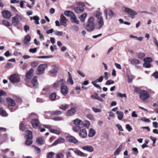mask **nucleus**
<instances>
[{"mask_svg":"<svg viewBox=\"0 0 158 158\" xmlns=\"http://www.w3.org/2000/svg\"><path fill=\"white\" fill-rule=\"evenodd\" d=\"M95 21L94 18L92 16L89 18L87 23L84 24V27L88 31H92L94 29L96 26Z\"/></svg>","mask_w":158,"mask_h":158,"instance_id":"1","label":"nucleus"},{"mask_svg":"<svg viewBox=\"0 0 158 158\" xmlns=\"http://www.w3.org/2000/svg\"><path fill=\"white\" fill-rule=\"evenodd\" d=\"M122 10L123 12L127 13L128 16L131 19L134 18L135 15L137 14V13L134 10L125 6L122 7Z\"/></svg>","mask_w":158,"mask_h":158,"instance_id":"2","label":"nucleus"},{"mask_svg":"<svg viewBox=\"0 0 158 158\" xmlns=\"http://www.w3.org/2000/svg\"><path fill=\"white\" fill-rule=\"evenodd\" d=\"M140 99L144 102H148V99L150 97L149 93L146 90H142L139 92Z\"/></svg>","mask_w":158,"mask_h":158,"instance_id":"3","label":"nucleus"},{"mask_svg":"<svg viewBox=\"0 0 158 158\" xmlns=\"http://www.w3.org/2000/svg\"><path fill=\"white\" fill-rule=\"evenodd\" d=\"M22 19V17L18 14L12 18V23L14 26H16L19 24V22Z\"/></svg>","mask_w":158,"mask_h":158,"instance_id":"4","label":"nucleus"},{"mask_svg":"<svg viewBox=\"0 0 158 158\" xmlns=\"http://www.w3.org/2000/svg\"><path fill=\"white\" fill-rule=\"evenodd\" d=\"M78 6L75 8V12L78 14L83 12L84 10V7L85 6L83 3L79 2L78 3Z\"/></svg>","mask_w":158,"mask_h":158,"instance_id":"5","label":"nucleus"},{"mask_svg":"<svg viewBox=\"0 0 158 158\" xmlns=\"http://www.w3.org/2000/svg\"><path fill=\"white\" fill-rule=\"evenodd\" d=\"M96 27L98 29H100L104 25V22L103 18H98L96 19L95 24Z\"/></svg>","mask_w":158,"mask_h":158,"instance_id":"6","label":"nucleus"},{"mask_svg":"<svg viewBox=\"0 0 158 158\" xmlns=\"http://www.w3.org/2000/svg\"><path fill=\"white\" fill-rule=\"evenodd\" d=\"M144 63L143 64V67L146 68H149L151 66L150 63L152 62V60L151 57H146L143 59Z\"/></svg>","mask_w":158,"mask_h":158,"instance_id":"7","label":"nucleus"},{"mask_svg":"<svg viewBox=\"0 0 158 158\" xmlns=\"http://www.w3.org/2000/svg\"><path fill=\"white\" fill-rule=\"evenodd\" d=\"M47 67V65L46 64H40L37 68V70L38 72L37 74L41 75L43 74L45 68Z\"/></svg>","mask_w":158,"mask_h":158,"instance_id":"8","label":"nucleus"},{"mask_svg":"<svg viewBox=\"0 0 158 158\" xmlns=\"http://www.w3.org/2000/svg\"><path fill=\"white\" fill-rule=\"evenodd\" d=\"M9 79L11 83L19 82L20 81L19 76L16 74L11 75Z\"/></svg>","mask_w":158,"mask_h":158,"instance_id":"9","label":"nucleus"},{"mask_svg":"<svg viewBox=\"0 0 158 158\" xmlns=\"http://www.w3.org/2000/svg\"><path fill=\"white\" fill-rule=\"evenodd\" d=\"M66 139L67 141L74 144H76L78 142V140L75 137L71 135L66 136Z\"/></svg>","mask_w":158,"mask_h":158,"instance_id":"10","label":"nucleus"},{"mask_svg":"<svg viewBox=\"0 0 158 158\" xmlns=\"http://www.w3.org/2000/svg\"><path fill=\"white\" fill-rule=\"evenodd\" d=\"M79 135L81 138H85L87 135L86 130L84 129L81 130L79 132Z\"/></svg>","mask_w":158,"mask_h":158,"instance_id":"11","label":"nucleus"},{"mask_svg":"<svg viewBox=\"0 0 158 158\" xmlns=\"http://www.w3.org/2000/svg\"><path fill=\"white\" fill-rule=\"evenodd\" d=\"M64 81L63 79H60L59 81H57L53 84V87L55 88L58 87L60 86H62L64 84Z\"/></svg>","mask_w":158,"mask_h":158,"instance_id":"12","label":"nucleus"},{"mask_svg":"<svg viewBox=\"0 0 158 158\" xmlns=\"http://www.w3.org/2000/svg\"><path fill=\"white\" fill-rule=\"evenodd\" d=\"M67 20L64 15H61L60 20V23L64 27H66L67 25Z\"/></svg>","mask_w":158,"mask_h":158,"instance_id":"13","label":"nucleus"},{"mask_svg":"<svg viewBox=\"0 0 158 158\" xmlns=\"http://www.w3.org/2000/svg\"><path fill=\"white\" fill-rule=\"evenodd\" d=\"M2 15L4 18L6 19H10L11 16V14L10 12L6 10L2 12Z\"/></svg>","mask_w":158,"mask_h":158,"instance_id":"14","label":"nucleus"},{"mask_svg":"<svg viewBox=\"0 0 158 158\" xmlns=\"http://www.w3.org/2000/svg\"><path fill=\"white\" fill-rule=\"evenodd\" d=\"M52 69L50 70V73L52 74L57 73L59 70V67L56 65H53L52 66Z\"/></svg>","mask_w":158,"mask_h":158,"instance_id":"15","label":"nucleus"},{"mask_svg":"<svg viewBox=\"0 0 158 158\" xmlns=\"http://www.w3.org/2000/svg\"><path fill=\"white\" fill-rule=\"evenodd\" d=\"M61 92L63 95H65L68 92V89L65 85H62L61 87Z\"/></svg>","mask_w":158,"mask_h":158,"instance_id":"16","label":"nucleus"},{"mask_svg":"<svg viewBox=\"0 0 158 158\" xmlns=\"http://www.w3.org/2000/svg\"><path fill=\"white\" fill-rule=\"evenodd\" d=\"M76 111L75 108H72L67 111L66 113V115L69 116H72L75 114Z\"/></svg>","mask_w":158,"mask_h":158,"instance_id":"17","label":"nucleus"},{"mask_svg":"<svg viewBox=\"0 0 158 158\" xmlns=\"http://www.w3.org/2000/svg\"><path fill=\"white\" fill-rule=\"evenodd\" d=\"M31 124L34 128H37L39 127V122L37 119H33L31 121Z\"/></svg>","mask_w":158,"mask_h":158,"instance_id":"18","label":"nucleus"},{"mask_svg":"<svg viewBox=\"0 0 158 158\" xmlns=\"http://www.w3.org/2000/svg\"><path fill=\"white\" fill-rule=\"evenodd\" d=\"M65 141L64 139L63 138L61 137L59 138L52 143V146H54L58 144L64 143Z\"/></svg>","mask_w":158,"mask_h":158,"instance_id":"19","label":"nucleus"},{"mask_svg":"<svg viewBox=\"0 0 158 158\" xmlns=\"http://www.w3.org/2000/svg\"><path fill=\"white\" fill-rule=\"evenodd\" d=\"M70 20L72 22L78 24L79 23L80 21L77 19V17L74 14L70 17Z\"/></svg>","mask_w":158,"mask_h":158,"instance_id":"20","label":"nucleus"},{"mask_svg":"<svg viewBox=\"0 0 158 158\" xmlns=\"http://www.w3.org/2000/svg\"><path fill=\"white\" fill-rule=\"evenodd\" d=\"M31 37L29 35H27L24 37L23 42L25 45H28L30 41Z\"/></svg>","mask_w":158,"mask_h":158,"instance_id":"21","label":"nucleus"},{"mask_svg":"<svg viewBox=\"0 0 158 158\" xmlns=\"http://www.w3.org/2000/svg\"><path fill=\"white\" fill-rule=\"evenodd\" d=\"M6 101L8 105L9 106H15V101L10 98H7L6 99Z\"/></svg>","mask_w":158,"mask_h":158,"instance_id":"22","label":"nucleus"},{"mask_svg":"<svg viewBox=\"0 0 158 158\" xmlns=\"http://www.w3.org/2000/svg\"><path fill=\"white\" fill-rule=\"evenodd\" d=\"M82 148L83 150L87 151L89 152H92L94 150L93 147L90 145H87L83 147Z\"/></svg>","mask_w":158,"mask_h":158,"instance_id":"23","label":"nucleus"},{"mask_svg":"<svg viewBox=\"0 0 158 158\" xmlns=\"http://www.w3.org/2000/svg\"><path fill=\"white\" fill-rule=\"evenodd\" d=\"M73 123L76 126H82L83 125V121L80 119L77 118L73 120Z\"/></svg>","mask_w":158,"mask_h":158,"instance_id":"24","label":"nucleus"},{"mask_svg":"<svg viewBox=\"0 0 158 158\" xmlns=\"http://www.w3.org/2000/svg\"><path fill=\"white\" fill-rule=\"evenodd\" d=\"M34 70L31 68L30 70L26 73V77L28 79H31L33 76V73Z\"/></svg>","mask_w":158,"mask_h":158,"instance_id":"25","label":"nucleus"},{"mask_svg":"<svg viewBox=\"0 0 158 158\" xmlns=\"http://www.w3.org/2000/svg\"><path fill=\"white\" fill-rule=\"evenodd\" d=\"M74 153L77 156L83 157L84 156L85 154L77 149H75L74 151Z\"/></svg>","mask_w":158,"mask_h":158,"instance_id":"26","label":"nucleus"},{"mask_svg":"<svg viewBox=\"0 0 158 158\" xmlns=\"http://www.w3.org/2000/svg\"><path fill=\"white\" fill-rule=\"evenodd\" d=\"M87 17V14L86 13H84L81 14L79 17L81 21L82 22H84Z\"/></svg>","mask_w":158,"mask_h":158,"instance_id":"27","label":"nucleus"},{"mask_svg":"<svg viewBox=\"0 0 158 158\" xmlns=\"http://www.w3.org/2000/svg\"><path fill=\"white\" fill-rule=\"evenodd\" d=\"M123 147V145L122 144H121L119 146L114 153V154L115 156H117L118 155L120 152H121Z\"/></svg>","mask_w":158,"mask_h":158,"instance_id":"28","label":"nucleus"},{"mask_svg":"<svg viewBox=\"0 0 158 158\" xmlns=\"http://www.w3.org/2000/svg\"><path fill=\"white\" fill-rule=\"evenodd\" d=\"M96 133L95 131L93 128H90L89 130L88 136L91 137L94 136Z\"/></svg>","mask_w":158,"mask_h":158,"instance_id":"29","label":"nucleus"},{"mask_svg":"<svg viewBox=\"0 0 158 158\" xmlns=\"http://www.w3.org/2000/svg\"><path fill=\"white\" fill-rule=\"evenodd\" d=\"M31 83L34 87H37L38 85V83L37 77H33V79L32 80Z\"/></svg>","mask_w":158,"mask_h":158,"instance_id":"30","label":"nucleus"},{"mask_svg":"<svg viewBox=\"0 0 158 158\" xmlns=\"http://www.w3.org/2000/svg\"><path fill=\"white\" fill-rule=\"evenodd\" d=\"M131 63L133 65H135L139 64L140 63V61L135 58H133L131 60Z\"/></svg>","mask_w":158,"mask_h":158,"instance_id":"31","label":"nucleus"},{"mask_svg":"<svg viewBox=\"0 0 158 158\" xmlns=\"http://www.w3.org/2000/svg\"><path fill=\"white\" fill-rule=\"evenodd\" d=\"M56 97V94L55 93H53L50 95L49 98L51 101H54L55 100Z\"/></svg>","mask_w":158,"mask_h":158,"instance_id":"32","label":"nucleus"},{"mask_svg":"<svg viewBox=\"0 0 158 158\" xmlns=\"http://www.w3.org/2000/svg\"><path fill=\"white\" fill-rule=\"evenodd\" d=\"M73 150L74 149L73 148H69L68 149L66 152V157L67 158L71 157L72 153L70 151Z\"/></svg>","mask_w":158,"mask_h":158,"instance_id":"33","label":"nucleus"},{"mask_svg":"<svg viewBox=\"0 0 158 158\" xmlns=\"http://www.w3.org/2000/svg\"><path fill=\"white\" fill-rule=\"evenodd\" d=\"M101 15L102 13L101 12L97 11H94V15L96 17L97 19L100 18H102V17L100 16Z\"/></svg>","mask_w":158,"mask_h":158,"instance_id":"34","label":"nucleus"},{"mask_svg":"<svg viewBox=\"0 0 158 158\" xmlns=\"http://www.w3.org/2000/svg\"><path fill=\"white\" fill-rule=\"evenodd\" d=\"M36 141L38 144L42 145L44 143V140L42 138L38 137L37 138Z\"/></svg>","mask_w":158,"mask_h":158,"instance_id":"35","label":"nucleus"},{"mask_svg":"<svg viewBox=\"0 0 158 158\" xmlns=\"http://www.w3.org/2000/svg\"><path fill=\"white\" fill-rule=\"evenodd\" d=\"M25 135L27 137V138H32V132L30 131H26Z\"/></svg>","mask_w":158,"mask_h":158,"instance_id":"36","label":"nucleus"},{"mask_svg":"<svg viewBox=\"0 0 158 158\" xmlns=\"http://www.w3.org/2000/svg\"><path fill=\"white\" fill-rule=\"evenodd\" d=\"M64 15L68 16L71 17V16L74 14V13L71 11L67 10L64 12Z\"/></svg>","mask_w":158,"mask_h":158,"instance_id":"37","label":"nucleus"},{"mask_svg":"<svg viewBox=\"0 0 158 158\" xmlns=\"http://www.w3.org/2000/svg\"><path fill=\"white\" fill-rule=\"evenodd\" d=\"M3 95H6V92L3 90H0V104L2 103L3 101V99L1 97Z\"/></svg>","mask_w":158,"mask_h":158,"instance_id":"38","label":"nucleus"},{"mask_svg":"<svg viewBox=\"0 0 158 158\" xmlns=\"http://www.w3.org/2000/svg\"><path fill=\"white\" fill-rule=\"evenodd\" d=\"M32 138H27V139L26 141V144L27 145H30L32 143Z\"/></svg>","mask_w":158,"mask_h":158,"instance_id":"39","label":"nucleus"},{"mask_svg":"<svg viewBox=\"0 0 158 158\" xmlns=\"http://www.w3.org/2000/svg\"><path fill=\"white\" fill-rule=\"evenodd\" d=\"M3 23L6 26H10L12 23L6 20H3L2 21Z\"/></svg>","mask_w":158,"mask_h":158,"instance_id":"40","label":"nucleus"},{"mask_svg":"<svg viewBox=\"0 0 158 158\" xmlns=\"http://www.w3.org/2000/svg\"><path fill=\"white\" fill-rule=\"evenodd\" d=\"M69 105L68 104L61 105L59 106L60 108L63 110H65L69 107Z\"/></svg>","mask_w":158,"mask_h":158,"instance_id":"41","label":"nucleus"},{"mask_svg":"<svg viewBox=\"0 0 158 158\" xmlns=\"http://www.w3.org/2000/svg\"><path fill=\"white\" fill-rule=\"evenodd\" d=\"M0 114L3 116H7V114L5 111L2 108H0Z\"/></svg>","mask_w":158,"mask_h":158,"instance_id":"42","label":"nucleus"},{"mask_svg":"<svg viewBox=\"0 0 158 158\" xmlns=\"http://www.w3.org/2000/svg\"><path fill=\"white\" fill-rule=\"evenodd\" d=\"M97 81H93L91 83L96 88H97L98 89H101V86L98 84H97L96 83H97Z\"/></svg>","mask_w":158,"mask_h":158,"instance_id":"43","label":"nucleus"},{"mask_svg":"<svg viewBox=\"0 0 158 158\" xmlns=\"http://www.w3.org/2000/svg\"><path fill=\"white\" fill-rule=\"evenodd\" d=\"M19 128L23 131H24L26 129V126L24 125V123L22 122L20 123Z\"/></svg>","mask_w":158,"mask_h":158,"instance_id":"44","label":"nucleus"},{"mask_svg":"<svg viewBox=\"0 0 158 158\" xmlns=\"http://www.w3.org/2000/svg\"><path fill=\"white\" fill-rule=\"evenodd\" d=\"M54 33L55 35L60 36H61L63 35V32L62 31H59L57 30L54 31Z\"/></svg>","mask_w":158,"mask_h":158,"instance_id":"45","label":"nucleus"},{"mask_svg":"<svg viewBox=\"0 0 158 158\" xmlns=\"http://www.w3.org/2000/svg\"><path fill=\"white\" fill-rule=\"evenodd\" d=\"M81 128V126H76L73 128V130L74 132L78 131Z\"/></svg>","mask_w":158,"mask_h":158,"instance_id":"46","label":"nucleus"},{"mask_svg":"<svg viewBox=\"0 0 158 158\" xmlns=\"http://www.w3.org/2000/svg\"><path fill=\"white\" fill-rule=\"evenodd\" d=\"M39 64V62L38 61H34L32 62L31 64V66L32 67L35 68Z\"/></svg>","mask_w":158,"mask_h":158,"instance_id":"47","label":"nucleus"},{"mask_svg":"<svg viewBox=\"0 0 158 158\" xmlns=\"http://www.w3.org/2000/svg\"><path fill=\"white\" fill-rule=\"evenodd\" d=\"M137 55L138 58L141 59L145 56V54L142 52H139L137 53Z\"/></svg>","mask_w":158,"mask_h":158,"instance_id":"48","label":"nucleus"},{"mask_svg":"<svg viewBox=\"0 0 158 158\" xmlns=\"http://www.w3.org/2000/svg\"><path fill=\"white\" fill-rule=\"evenodd\" d=\"M93 111L95 113H99L101 112V110L100 109L94 107L92 108Z\"/></svg>","mask_w":158,"mask_h":158,"instance_id":"49","label":"nucleus"},{"mask_svg":"<svg viewBox=\"0 0 158 158\" xmlns=\"http://www.w3.org/2000/svg\"><path fill=\"white\" fill-rule=\"evenodd\" d=\"M53 57V56H39L38 57V58L39 59H41V58H52Z\"/></svg>","mask_w":158,"mask_h":158,"instance_id":"50","label":"nucleus"},{"mask_svg":"<svg viewBox=\"0 0 158 158\" xmlns=\"http://www.w3.org/2000/svg\"><path fill=\"white\" fill-rule=\"evenodd\" d=\"M86 117L91 120H94V118L93 116L91 114H88L86 115Z\"/></svg>","mask_w":158,"mask_h":158,"instance_id":"51","label":"nucleus"},{"mask_svg":"<svg viewBox=\"0 0 158 158\" xmlns=\"http://www.w3.org/2000/svg\"><path fill=\"white\" fill-rule=\"evenodd\" d=\"M33 19L35 20V23L36 24H39V17L37 16H34L33 17Z\"/></svg>","mask_w":158,"mask_h":158,"instance_id":"52","label":"nucleus"},{"mask_svg":"<svg viewBox=\"0 0 158 158\" xmlns=\"http://www.w3.org/2000/svg\"><path fill=\"white\" fill-rule=\"evenodd\" d=\"M53 119L56 121H59L63 120V118L61 117H55Z\"/></svg>","mask_w":158,"mask_h":158,"instance_id":"53","label":"nucleus"},{"mask_svg":"<svg viewBox=\"0 0 158 158\" xmlns=\"http://www.w3.org/2000/svg\"><path fill=\"white\" fill-rule=\"evenodd\" d=\"M67 82L69 84H70L71 85L73 84V82L72 76H70V78L67 80Z\"/></svg>","mask_w":158,"mask_h":158,"instance_id":"54","label":"nucleus"},{"mask_svg":"<svg viewBox=\"0 0 158 158\" xmlns=\"http://www.w3.org/2000/svg\"><path fill=\"white\" fill-rule=\"evenodd\" d=\"M54 154L52 152H50L47 154V158H53V156Z\"/></svg>","mask_w":158,"mask_h":158,"instance_id":"55","label":"nucleus"},{"mask_svg":"<svg viewBox=\"0 0 158 158\" xmlns=\"http://www.w3.org/2000/svg\"><path fill=\"white\" fill-rule=\"evenodd\" d=\"M114 81L111 80H107L106 83V84L107 85H110L111 84H114Z\"/></svg>","mask_w":158,"mask_h":158,"instance_id":"56","label":"nucleus"},{"mask_svg":"<svg viewBox=\"0 0 158 158\" xmlns=\"http://www.w3.org/2000/svg\"><path fill=\"white\" fill-rule=\"evenodd\" d=\"M123 116V113L122 112H120V114L118 115V118L119 120H121Z\"/></svg>","mask_w":158,"mask_h":158,"instance_id":"57","label":"nucleus"},{"mask_svg":"<svg viewBox=\"0 0 158 158\" xmlns=\"http://www.w3.org/2000/svg\"><path fill=\"white\" fill-rule=\"evenodd\" d=\"M109 15L111 18H113L115 16V15L111 10H109Z\"/></svg>","mask_w":158,"mask_h":158,"instance_id":"58","label":"nucleus"},{"mask_svg":"<svg viewBox=\"0 0 158 158\" xmlns=\"http://www.w3.org/2000/svg\"><path fill=\"white\" fill-rule=\"evenodd\" d=\"M51 132L52 133H55L57 135H59L61 133L60 131H58L53 129H52Z\"/></svg>","mask_w":158,"mask_h":158,"instance_id":"59","label":"nucleus"},{"mask_svg":"<svg viewBox=\"0 0 158 158\" xmlns=\"http://www.w3.org/2000/svg\"><path fill=\"white\" fill-rule=\"evenodd\" d=\"M117 96L118 97H119L121 98H126L127 95L126 94H122L121 93H118L117 95Z\"/></svg>","mask_w":158,"mask_h":158,"instance_id":"60","label":"nucleus"},{"mask_svg":"<svg viewBox=\"0 0 158 158\" xmlns=\"http://www.w3.org/2000/svg\"><path fill=\"white\" fill-rule=\"evenodd\" d=\"M72 29L75 31H77L79 30V27L77 26L73 25L72 27Z\"/></svg>","mask_w":158,"mask_h":158,"instance_id":"61","label":"nucleus"},{"mask_svg":"<svg viewBox=\"0 0 158 158\" xmlns=\"http://www.w3.org/2000/svg\"><path fill=\"white\" fill-rule=\"evenodd\" d=\"M62 112L60 110L56 111L54 112L52 114L54 115H59L61 114L62 113Z\"/></svg>","mask_w":158,"mask_h":158,"instance_id":"62","label":"nucleus"},{"mask_svg":"<svg viewBox=\"0 0 158 158\" xmlns=\"http://www.w3.org/2000/svg\"><path fill=\"white\" fill-rule=\"evenodd\" d=\"M64 155L62 153L57 154L56 156V158H63Z\"/></svg>","mask_w":158,"mask_h":158,"instance_id":"63","label":"nucleus"},{"mask_svg":"<svg viewBox=\"0 0 158 158\" xmlns=\"http://www.w3.org/2000/svg\"><path fill=\"white\" fill-rule=\"evenodd\" d=\"M141 120L143 121H144L145 122H147L148 123H149L150 122V120L148 118H146L145 117L142 118H141Z\"/></svg>","mask_w":158,"mask_h":158,"instance_id":"64","label":"nucleus"}]
</instances>
